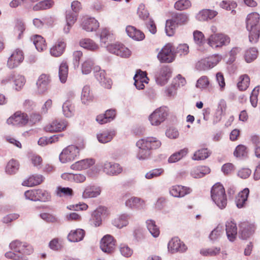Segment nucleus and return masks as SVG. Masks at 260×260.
I'll list each match as a JSON object with an SVG mask.
<instances>
[{"mask_svg": "<svg viewBox=\"0 0 260 260\" xmlns=\"http://www.w3.org/2000/svg\"><path fill=\"white\" fill-rule=\"evenodd\" d=\"M259 15L257 13L248 14L246 17V29L249 31V40L252 44L256 43L260 36Z\"/></svg>", "mask_w": 260, "mask_h": 260, "instance_id": "1", "label": "nucleus"}, {"mask_svg": "<svg viewBox=\"0 0 260 260\" xmlns=\"http://www.w3.org/2000/svg\"><path fill=\"white\" fill-rule=\"evenodd\" d=\"M211 197L215 204L221 209L225 208L227 198L225 189L220 183L215 184L211 189Z\"/></svg>", "mask_w": 260, "mask_h": 260, "instance_id": "2", "label": "nucleus"}, {"mask_svg": "<svg viewBox=\"0 0 260 260\" xmlns=\"http://www.w3.org/2000/svg\"><path fill=\"white\" fill-rule=\"evenodd\" d=\"M238 226V237L242 240L251 239L255 235L257 230V225L255 222L247 220L240 222Z\"/></svg>", "mask_w": 260, "mask_h": 260, "instance_id": "3", "label": "nucleus"}, {"mask_svg": "<svg viewBox=\"0 0 260 260\" xmlns=\"http://www.w3.org/2000/svg\"><path fill=\"white\" fill-rule=\"evenodd\" d=\"M26 199L32 201L48 202L51 199L50 194L46 190L38 189L27 190L24 192Z\"/></svg>", "mask_w": 260, "mask_h": 260, "instance_id": "4", "label": "nucleus"}, {"mask_svg": "<svg viewBox=\"0 0 260 260\" xmlns=\"http://www.w3.org/2000/svg\"><path fill=\"white\" fill-rule=\"evenodd\" d=\"M79 151L78 147L73 145H69L60 153L59 160L62 163L73 161L79 155Z\"/></svg>", "mask_w": 260, "mask_h": 260, "instance_id": "5", "label": "nucleus"}, {"mask_svg": "<svg viewBox=\"0 0 260 260\" xmlns=\"http://www.w3.org/2000/svg\"><path fill=\"white\" fill-rule=\"evenodd\" d=\"M173 45L171 43L165 45L157 54V58L161 63H171L175 59Z\"/></svg>", "mask_w": 260, "mask_h": 260, "instance_id": "6", "label": "nucleus"}, {"mask_svg": "<svg viewBox=\"0 0 260 260\" xmlns=\"http://www.w3.org/2000/svg\"><path fill=\"white\" fill-rule=\"evenodd\" d=\"M230 37L221 33L214 34L207 40L208 44L212 48H220L223 46L228 45L230 43Z\"/></svg>", "mask_w": 260, "mask_h": 260, "instance_id": "7", "label": "nucleus"}, {"mask_svg": "<svg viewBox=\"0 0 260 260\" xmlns=\"http://www.w3.org/2000/svg\"><path fill=\"white\" fill-rule=\"evenodd\" d=\"M9 247L14 252L26 256L27 255H30L34 251V249L30 245L26 243H22L18 240L11 242Z\"/></svg>", "mask_w": 260, "mask_h": 260, "instance_id": "8", "label": "nucleus"}, {"mask_svg": "<svg viewBox=\"0 0 260 260\" xmlns=\"http://www.w3.org/2000/svg\"><path fill=\"white\" fill-rule=\"evenodd\" d=\"M168 116L167 107H160L156 109L149 117V120L153 125H158L163 122Z\"/></svg>", "mask_w": 260, "mask_h": 260, "instance_id": "9", "label": "nucleus"}, {"mask_svg": "<svg viewBox=\"0 0 260 260\" xmlns=\"http://www.w3.org/2000/svg\"><path fill=\"white\" fill-rule=\"evenodd\" d=\"M172 71L169 66H162L159 71L155 74V79L157 84L162 86L168 82L171 76Z\"/></svg>", "mask_w": 260, "mask_h": 260, "instance_id": "10", "label": "nucleus"}, {"mask_svg": "<svg viewBox=\"0 0 260 260\" xmlns=\"http://www.w3.org/2000/svg\"><path fill=\"white\" fill-rule=\"evenodd\" d=\"M115 243L116 240L113 236L106 235L101 239L100 247L103 252L110 254L115 250Z\"/></svg>", "mask_w": 260, "mask_h": 260, "instance_id": "11", "label": "nucleus"}, {"mask_svg": "<svg viewBox=\"0 0 260 260\" xmlns=\"http://www.w3.org/2000/svg\"><path fill=\"white\" fill-rule=\"evenodd\" d=\"M94 70V77L99 81L101 86L106 88L110 89L112 81L110 78L106 77L105 71L101 70L99 67H95Z\"/></svg>", "mask_w": 260, "mask_h": 260, "instance_id": "12", "label": "nucleus"}, {"mask_svg": "<svg viewBox=\"0 0 260 260\" xmlns=\"http://www.w3.org/2000/svg\"><path fill=\"white\" fill-rule=\"evenodd\" d=\"M23 60V51L19 49H16L8 58L7 66L10 69H14L17 67Z\"/></svg>", "mask_w": 260, "mask_h": 260, "instance_id": "13", "label": "nucleus"}, {"mask_svg": "<svg viewBox=\"0 0 260 260\" xmlns=\"http://www.w3.org/2000/svg\"><path fill=\"white\" fill-rule=\"evenodd\" d=\"M28 121V117L27 115L18 111L10 117L7 121L8 124H11L16 126L25 125L27 123Z\"/></svg>", "mask_w": 260, "mask_h": 260, "instance_id": "14", "label": "nucleus"}, {"mask_svg": "<svg viewBox=\"0 0 260 260\" xmlns=\"http://www.w3.org/2000/svg\"><path fill=\"white\" fill-rule=\"evenodd\" d=\"M168 248L172 253L177 252H183L187 249V246L178 237L173 238L168 243Z\"/></svg>", "mask_w": 260, "mask_h": 260, "instance_id": "15", "label": "nucleus"}, {"mask_svg": "<svg viewBox=\"0 0 260 260\" xmlns=\"http://www.w3.org/2000/svg\"><path fill=\"white\" fill-rule=\"evenodd\" d=\"M67 44L64 39L59 38L55 44L50 48V52L54 57L60 56L65 51Z\"/></svg>", "mask_w": 260, "mask_h": 260, "instance_id": "16", "label": "nucleus"}, {"mask_svg": "<svg viewBox=\"0 0 260 260\" xmlns=\"http://www.w3.org/2000/svg\"><path fill=\"white\" fill-rule=\"evenodd\" d=\"M219 61L220 59L218 56L203 59L198 63L197 68L199 70H208L215 67Z\"/></svg>", "mask_w": 260, "mask_h": 260, "instance_id": "17", "label": "nucleus"}, {"mask_svg": "<svg viewBox=\"0 0 260 260\" xmlns=\"http://www.w3.org/2000/svg\"><path fill=\"white\" fill-rule=\"evenodd\" d=\"M145 145L144 140L142 139L136 143V146L139 148L137 154V157L139 160L147 159L150 157L151 151L147 147H144Z\"/></svg>", "mask_w": 260, "mask_h": 260, "instance_id": "18", "label": "nucleus"}, {"mask_svg": "<svg viewBox=\"0 0 260 260\" xmlns=\"http://www.w3.org/2000/svg\"><path fill=\"white\" fill-rule=\"evenodd\" d=\"M225 231L229 240L231 242L235 241L237 235V227L234 220L226 222Z\"/></svg>", "mask_w": 260, "mask_h": 260, "instance_id": "19", "label": "nucleus"}, {"mask_svg": "<svg viewBox=\"0 0 260 260\" xmlns=\"http://www.w3.org/2000/svg\"><path fill=\"white\" fill-rule=\"evenodd\" d=\"M12 80L14 83L15 89L17 91L21 89L25 82L24 76L21 75L15 76L14 73H11L5 79L3 80L2 83H6Z\"/></svg>", "mask_w": 260, "mask_h": 260, "instance_id": "20", "label": "nucleus"}, {"mask_svg": "<svg viewBox=\"0 0 260 260\" xmlns=\"http://www.w3.org/2000/svg\"><path fill=\"white\" fill-rule=\"evenodd\" d=\"M50 82V76L46 74H42L37 82L38 92L43 94L47 91Z\"/></svg>", "mask_w": 260, "mask_h": 260, "instance_id": "21", "label": "nucleus"}, {"mask_svg": "<svg viewBox=\"0 0 260 260\" xmlns=\"http://www.w3.org/2000/svg\"><path fill=\"white\" fill-rule=\"evenodd\" d=\"M116 116V110L111 109L106 111L104 114H99L96 117V121L100 124H105L113 120Z\"/></svg>", "mask_w": 260, "mask_h": 260, "instance_id": "22", "label": "nucleus"}, {"mask_svg": "<svg viewBox=\"0 0 260 260\" xmlns=\"http://www.w3.org/2000/svg\"><path fill=\"white\" fill-rule=\"evenodd\" d=\"M67 125L61 120H54L44 127L46 132H59L66 129Z\"/></svg>", "mask_w": 260, "mask_h": 260, "instance_id": "23", "label": "nucleus"}, {"mask_svg": "<svg viewBox=\"0 0 260 260\" xmlns=\"http://www.w3.org/2000/svg\"><path fill=\"white\" fill-rule=\"evenodd\" d=\"M122 171V168L117 163L106 162L103 166V171L108 175H117Z\"/></svg>", "mask_w": 260, "mask_h": 260, "instance_id": "24", "label": "nucleus"}, {"mask_svg": "<svg viewBox=\"0 0 260 260\" xmlns=\"http://www.w3.org/2000/svg\"><path fill=\"white\" fill-rule=\"evenodd\" d=\"M249 194V189L248 188H245L238 194L235 199L237 208L240 209L245 207Z\"/></svg>", "mask_w": 260, "mask_h": 260, "instance_id": "25", "label": "nucleus"}, {"mask_svg": "<svg viewBox=\"0 0 260 260\" xmlns=\"http://www.w3.org/2000/svg\"><path fill=\"white\" fill-rule=\"evenodd\" d=\"M78 14L74 12L73 11L67 10L66 12V19L67 24L63 28L64 33L69 32L71 27L77 19Z\"/></svg>", "mask_w": 260, "mask_h": 260, "instance_id": "26", "label": "nucleus"}, {"mask_svg": "<svg viewBox=\"0 0 260 260\" xmlns=\"http://www.w3.org/2000/svg\"><path fill=\"white\" fill-rule=\"evenodd\" d=\"M171 19L178 26L185 25L189 21V16L185 12H173L171 14Z\"/></svg>", "mask_w": 260, "mask_h": 260, "instance_id": "27", "label": "nucleus"}, {"mask_svg": "<svg viewBox=\"0 0 260 260\" xmlns=\"http://www.w3.org/2000/svg\"><path fill=\"white\" fill-rule=\"evenodd\" d=\"M107 208L105 207L100 206L92 214L91 221L95 226H99L102 223V216L105 215Z\"/></svg>", "mask_w": 260, "mask_h": 260, "instance_id": "28", "label": "nucleus"}, {"mask_svg": "<svg viewBox=\"0 0 260 260\" xmlns=\"http://www.w3.org/2000/svg\"><path fill=\"white\" fill-rule=\"evenodd\" d=\"M125 30L127 35L135 40L142 41L145 38L144 34L133 26H127L126 27Z\"/></svg>", "mask_w": 260, "mask_h": 260, "instance_id": "29", "label": "nucleus"}, {"mask_svg": "<svg viewBox=\"0 0 260 260\" xmlns=\"http://www.w3.org/2000/svg\"><path fill=\"white\" fill-rule=\"evenodd\" d=\"M99 27V22L94 18H89L84 20L82 27L87 31H95Z\"/></svg>", "mask_w": 260, "mask_h": 260, "instance_id": "30", "label": "nucleus"}, {"mask_svg": "<svg viewBox=\"0 0 260 260\" xmlns=\"http://www.w3.org/2000/svg\"><path fill=\"white\" fill-rule=\"evenodd\" d=\"M94 163L95 160L92 158L82 159L73 164L71 166V168L73 170H84L90 167Z\"/></svg>", "mask_w": 260, "mask_h": 260, "instance_id": "31", "label": "nucleus"}, {"mask_svg": "<svg viewBox=\"0 0 260 260\" xmlns=\"http://www.w3.org/2000/svg\"><path fill=\"white\" fill-rule=\"evenodd\" d=\"M191 189L181 185L173 186L170 190V194L174 197H183L190 192Z\"/></svg>", "mask_w": 260, "mask_h": 260, "instance_id": "32", "label": "nucleus"}, {"mask_svg": "<svg viewBox=\"0 0 260 260\" xmlns=\"http://www.w3.org/2000/svg\"><path fill=\"white\" fill-rule=\"evenodd\" d=\"M84 230L78 229L74 231H72L68 236V240L72 242H77L82 240L85 236Z\"/></svg>", "mask_w": 260, "mask_h": 260, "instance_id": "33", "label": "nucleus"}, {"mask_svg": "<svg viewBox=\"0 0 260 260\" xmlns=\"http://www.w3.org/2000/svg\"><path fill=\"white\" fill-rule=\"evenodd\" d=\"M126 207L132 209H142L145 206L144 202L137 197H132L127 200L125 202Z\"/></svg>", "mask_w": 260, "mask_h": 260, "instance_id": "34", "label": "nucleus"}, {"mask_svg": "<svg viewBox=\"0 0 260 260\" xmlns=\"http://www.w3.org/2000/svg\"><path fill=\"white\" fill-rule=\"evenodd\" d=\"M116 135L115 130L105 131L102 133L97 134L98 141L102 143H106L110 142Z\"/></svg>", "mask_w": 260, "mask_h": 260, "instance_id": "35", "label": "nucleus"}, {"mask_svg": "<svg viewBox=\"0 0 260 260\" xmlns=\"http://www.w3.org/2000/svg\"><path fill=\"white\" fill-rule=\"evenodd\" d=\"M36 49L39 51H43L47 48L45 39L40 35H35L31 37Z\"/></svg>", "mask_w": 260, "mask_h": 260, "instance_id": "36", "label": "nucleus"}, {"mask_svg": "<svg viewBox=\"0 0 260 260\" xmlns=\"http://www.w3.org/2000/svg\"><path fill=\"white\" fill-rule=\"evenodd\" d=\"M142 139L144 140L146 145L144 147H147L150 151L159 148L161 145V142L155 137H147Z\"/></svg>", "mask_w": 260, "mask_h": 260, "instance_id": "37", "label": "nucleus"}, {"mask_svg": "<svg viewBox=\"0 0 260 260\" xmlns=\"http://www.w3.org/2000/svg\"><path fill=\"white\" fill-rule=\"evenodd\" d=\"M69 72V67L67 61H63L59 68L58 76L60 82L64 83L66 82Z\"/></svg>", "mask_w": 260, "mask_h": 260, "instance_id": "38", "label": "nucleus"}, {"mask_svg": "<svg viewBox=\"0 0 260 260\" xmlns=\"http://www.w3.org/2000/svg\"><path fill=\"white\" fill-rule=\"evenodd\" d=\"M54 5L53 0H44L36 4L32 8L35 11L47 10L51 8Z\"/></svg>", "mask_w": 260, "mask_h": 260, "instance_id": "39", "label": "nucleus"}, {"mask_svg": "<svg viewBox=\"0 0 260 260\" xmlns=\"http://www.w3.org/2000/svg\"><path fill=\"white\" fill-rule=\"evenodd\" d=\"M19 168V162L12 158L7 163L5 168V171L7 174L12 175L15 174L18 171Z\"/></svg>", "mask_w": 260, "mask_h": 260, "instance_id": "40", "label": "nucleus"}, {"mask_svg": "<svg viewBox=\"0 0 260 260\" xmlns=\"http://www.w3.org/2000/svg\"><path fill=\"white\" fill-rule=\"evenodd\" d=\"M44 177L41 175H35L30 176L26 181L22 183L23 185L34 186L41 184L44 180Z\"/></svg>", "mask_w": 260, "mask_h": 260, "instance_id": "41", "label": "nucleus"}, {"mask_svg": "<svg viewBox=\"0 0 260 260\" xmlns=\"http://www.w3.org/2000/svg\"><path fill=\"white\" fill-rule=\"evenodd\" d=\"M188 153V149L186 148H183L177 152L172 154L168 158V162L169 163H174L182 158L186 155Z\"/></svg>", "mask_w": 260, "mask_h": 260, "instance_id": "42", "label": "nucleus"}, {"mask_svg": "<svg viewBox=\"0 0 260 260\" xmlns=\"http://www.w3.org/2000/svg\"><path fill=\"white\" fill-rule=\"evenodd\" d=\"M234 155L236 157H240L242 159L247 158L248 157L247 148L244 145H238L234 152Z\"/></svg>", "mask_w": 260, "mask_h": 260, "instance_id": "43", "label": "nucleus"}, {"mask_svg": "<svg viewBox=\"0 0 260 260\" xmlns=\"http://www.w3.org/2000/svg\"><path fill=\"white\" fill-rule=\"evenodd\" d=\"M211 154V152L208 148H202L196 151L192 159L194 160H204L208 158Z\"/></svg>", "mask_w": 260, "mask_h": 260, "instance_id": "44", "label": "nucleus"}, {"mask_svg": "<svg viewBox=\"0 0 260 260\" xmlns=\"http://www.w3.org/2000/svg\"><path fill=\"white\" fill-rule=\"evenodd\" d=\"M179 26L175 23L171 18L168 19L166 22L165 31L167 35L169 37L174 36L175 33L176 28Z\"/></svg>", "mask_w": 260, "mask_h": 260, "instance_id": "45", "label": "nucleus"}, {"mask_svg": "<svg viewBox=\"0 0 260 260\" xmlns=\"http://www.w3.org/2000/svg\"><path fill=\"white\" fill-rule=\"evenodd\" d=\"M93 99V96L90 92V87L89 86H84L82 89L81 94V101L84 104H87L88 102L92 101Z\"/></svg>", "mask_w": 260, "mask_h": 260, "instance_id": "46", "label": "nucleus"}, {"mask_svg": "<svg viewBox=\"0 0 260 260\" xmlns=\"http://www.w3.org/2000/svg\"><path fill=\"white\" fill-rule=\"evenodd\" d=\"M258 51L256 48L252 47L245 52L244 59L247 63L254 61L257 57Z\"/></svg>", "mask_w": 260, "mask_h": 260, "instance_id": "47", "label": "nucleus"}, {"mask_svg": "<svg viewBox=\"0 0 260 260\" xmlns=\"http://www.w3.org/2000/svg\"><path fill=\"white\" fill-rule=\"evenodd\" d=\"M147 227L151 234L154 237H157L160 234L159 228L156 225L155 221L153 220L149 219L146 221Z\"/></svg>", "mask_w": 260, "mask_h": 260, "instance_id": "48", "label": "nucleus"}, {"mask_svg": "<svg viewBox=\"0 0 260 260\" xmlns=\"http://www.w3.org/2000/svg\"><path fill=\"white\" fill-rule=\"evenodd\" d=\"M62 111L64 115L67 117H71L73 115L75 111L74 106L70 101L67 100L63 103Z\"/></svg>", "mask_w": 260, "mask_h": 260, "instance_id": "49", "label": "nucleus"}, {"mask_svg": "<svg viewBox=\"0 0 260 260\" xmlns=\"http://www.w3.org/2000/svg\"><path fill=\"white\" fill-rule=\"evenodd\" d=\"M81 47L89 50L94 51L98 48V46L90 39H82L80 41Z\"/></svg>", "mask_w": 260, "mask_h": 260, "instance_id": "50", "label": "nucleus"}, {"mask_svg": "<svg viewBox=\"0 0 260 260\" xmlns=\"http://www.w3.org/2000/svg\"><path fill=\"white\" fill-rule=\"evenodd\" d=\"M240 80L237 84L238 89L241 91L245 90L249 85V77L247 75L245 74L240 77Z\"/></svg>", "mask_w": 260, "mask_h": 260, "instance_id": "51", "label": "nucleus"}, {"mask_svg": "<svg viewBox=\"0 0 260 260\" xmlns=\"http://www.w3.org/2000/svg\"><path fill=\"white\" fill-rule=\"evenodd\" d=\"M127 217L128 215L126 214H122L117 218H115L112 223L114 226L121 229L128 224Z\"/></svg>", "mask_w": 260, "mask_h": 260, "instance_id": "52", "label": "nucleus"}, {"mask_svg": "<svg viewBox=\"0 0 260 260\" xmlns=\"http://www.w3.org/2000/svg\"><path fill=\"white\" fill-rule=\"evenodd\" d=\"M173 49L175 55V57L177 54L179 55H185L189 52V47L186 44H179L177 47L173 46Z\"/></svg>", "mask_w": 260, "mask_h": 260, "instance_id": "53", "label": "nucleus"}, {"mask_svg": "<svg viewBox=\"0 0 260 260\" xmlns=\"http://www.w3.org/2000/svg\"><path fill=\"white\" fill-rule=\"evenodd\" d=\"M191 6V2L189 0H179L175 3L174 8L177 10L183 11L188 9Z\"/></svg>", "mask_w": 260, "mask_h": 260, "instance_id": "54", "label": "nucleus"}, {"mask_svg": "<svg viewBox=\"0 0 260 260\" xmlns=\"http://www.w3.org/2000/svg\"><path fill=\"white\" fill-rule=\"evenodd\" d=\"M101 190L95 189L94 187L86 188L83 193L84 198H94L100 194Z\"/></svg>", "mask_w": 260, "mask_h": 260, "instance_id": "55", "label": "nucleus"}, {"mask_svg": "<svg viewBox=\"0 0 260 260\" xmlns=\"http://www.w3.org/2000/svg\"><path fill=\"white\" fill-rule=\"evenodd\" d=\"M194 42L201 46L205 43V37L203 33L199 30H195L193 33Z\"/></svg>", "mask_w": 260, "mask_h": 260, "instance_id": "56", "label": "nucleus"}, {"mask_svg": "<svg viewBox=\"0 0 260 260\" xmlns=\"http://www.w3.org/2000/svg\"><path fill=\"white\" fill-rule=\"evenodd\" d=\"M57 194L61 197L63 196H72L73 194V191L70 187H62L58 186L57 188Z\"/></svg>", "mask_w": 260, "mask_h": 260, "instance_id": "57", "label": "nucleus"}, {"mask_svg": "<svg viewBox=\"0 0 260 260\" xmlns=\"http://www.w3.org/2000/svg\"><path fill=\"white\" fill-rule=\"evenodd\" d=\"M137 13L139 17L144 20L148 18L149 16V13L143 4H141L139 5L138 8Z\"/></svg>", "mask_w": 260, "mask_h": 260, "instance_id": "58", "label": "nucleus"}, {"mask_svg": "<svg viewBox=\"0 0 260 260\" xmlns=\"http://www.w3.org/2000/svg\"><path fill=\"white\" fill-rule=\"evenodd\" d=\"M93 61L91 59L86 60L82 64V72L84 74H88L91 71L93 66Z\"/></svg>", "mask_w": 260, "mask_h": 260, "instance_id": "59", "label": "nucleus"}, {"mask_svg": "<svg viewBox=\"0 0 260 260\" xmlns=\"http://www.w3.org/2000/svg\"><path fill=\"white\" fill-rule=\"evenodd\" d=\"M209 83L208 77L203 76L197 80L196 87L200 88H206L208 86Z\"/></svg>", "mask_w": 260, "mask_h": 260, "instance_id": "60", "label": "nucleus"}, {"mask_svg": "<svg viewBox=\"0 0 260 260\" xmlns=\"http://www.w3.org/2000/svg\"><path fill=\"white\" fill-rule=\"evenodd\" d=\"M5 255L7 258L14 260H27V257L26 256L15 253V252H7Z\"/></svg>", "mask_w": 260, "mask_h": 260, "instance_id": "61", "label": "nucleus"}, {"mask_svg": "<svg viewBox=\"0 0 260 260\" xmlns=\"http://www.w3.org/2000/svg\"><path fill=\"white\" fill-rule=\"evenodd\" d=\"M220 251V248H210L201 250V253L204 256H215L217 254H218Z\"/></svg>", "mask_w": 260, "mask_h": 260, "instance_id": "62", "label": "nucleus"}, {"mask_svg": "<svg viewBox=\"0 0 260 260\" xmlns=\"http://www.w3.org/2000/svg\"><path fill=\"white\" fill-rule=\"evenodd\" d=\"M15 29L19 31L18 39H21L23 33L25 29V25L22 20L20 19L16 20Z\"/></svg>", "mask_w": 260, "mask_h": 260, "instance_id": "63", "label": "nucleus"}, {"mask_svg": "<svg viewBox=\"0 0 260 260\" xmlns=\"http://www.w3.org/2000/svg\"><path fill=\"white\" fill-rule=\"evenodd\" d=\"M131 54V51L124 45L120 43L117 55L122 57H128Z\"/></svg>", "mask_w": 260, "mask_h": 260, "instance_id": "64", "label": "nucleus"}]
</instances>
